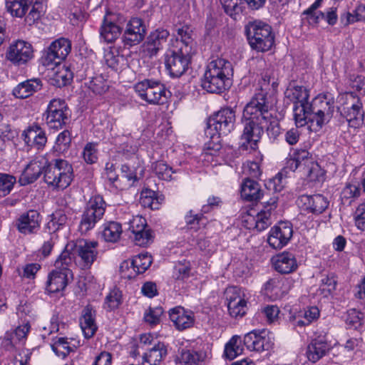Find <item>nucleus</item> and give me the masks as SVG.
Here are the masks:
<instances>
[{"label":"nucleus","instance_id":"f257e3e1","mask_svg":"<svg viewBox=\"0 0 365 365\" xmlns=\"http://www.w3.org/2000/svg\"><path fill=\"white\" fill-rule=\"evenodd\" d=\"M272 106L273 100L262 86L245 106L242 115L244 129L241 137L243 140L241 147L245 150L257 149L271 117L269 110Z\"/></svg>","mask_w":365,"mask_h":365},{"label":"nucleus","instance_id":"f03ea898","mask_svg":"<svg viewBox=\"0 0 365 365\" xmlns=\"http://www.w3.org/2000/svg\"><path fill=\"white\" fill-rule=\"evenodd\" d=\"M98 242L85 239L69 242L58 256L57 266L89 269L98 256Z\"/></svg>","mask_w":365,"mask_h":365},{"label":"nucleus","instance_id":"7ed1b4c3","mask_svg":"<svg viewBox=\"0 0 365 365\" xmlns=\"http://www.w3.org/2000/svg\"><path fill=\"white\" fill-rule=\"evenodd\" d=\"M232 74V65L229 61L224 58L212 60L207 66L201 86L209 93H220L230 86Z\"/></svg>","mask_w":365,"mask_h":365},{"label":"nucleus","instance_id":"20e7f679","mask_svg":"<svg viewBox=\"0 0 365 365\" xmlns=\"http://www.w3.org/2000/svg\"><path fill=\"white\" fill-rule=\"evenodd\" d=\"M43 179L53 190H64L73 179V167L66 160H52L44 168Z\"/></svg>","mask_w":365,"mask_h":365},{"label":"nucleus","instance_id":"39448f33","mask_svg":"<svg viewBox=\"0 0 365 365\" xmlns=\"http://www.w3.org/2000/svg\"><path fill=\"white\" fill-rule=\"evenodd\" d=\"M245 34L252 49L257 52L270 50L274 43L272 27L261 21L249 22L245 27Z\"/></svg>","mask_w":365,"mask_h":365},{"label":"nucleus","instance_id":"423d86ee","mask_svg":"<svg viewBox=\"0 0 365 365\" xmlns=\"http://www.w3.org/2000/svg\"><path fill=\"white\" fill-rule=\"evenodd\" d=\"M341 105L338 107L340 115L344 118L349 127L358 128L364 123V111L360 98L353 92L342 94Z\"/></svg>","mask_w":365,"mask_h":365},{"label":"nucleus","instance_id":"0eeeda50","mask_svg":"<svg viewBox=\"0 0 365 365\" xmlns=\"http://www.w3.org/2000/svg\"><path fill=\"white\" fill-rule=\"evenodd\" d=\"M306 110L305 125L309 122L311 123L315 122L318 128H322L332 117L334 110V101L326 96H319L309 103Z\"/></svg>","mask_w":365,"mask_h":365},{"label":"nucleus","instance_id":"6e6552de","mask_svg":"<svg viewBox=\"0 0 365 365\" xmlns=\"http://www.w3.org/2000/svg\"><path fill=\"white\" fill-rule=\"evenodd\" d=\"M106 203L101 195H94L86 203L81 215L78 230L81 234H86L100 221L106 212Z\"/></svg>","mask_w":365,"mask_h":365},{"label":"nucleus","instance_id":"1a4fd4ad","mask_svg":"<svg viewBox=\"0 0 365 365\" xmlns=\"http://www.w3.org/2000/svg\"><path fill=\"white\" fill-rule=\"evenodd\" d=\"M134 88L140 98L150 104H163L167 100V91L160 81L145 79L137 83Z\"/></svg>","mask_w":365,"mask_h":365},{"label":"nucleus","instance_id":"9d476101","mask_svg":"<svg viewBox=\"0 0 365 365\" xmlns=\"http://www.w3.org/2000/svg\"><path fill=\"white\" fill-rule=\"evenodd\" d=\"M71 51V41L66 38H59L43 51L41 62L46 67L53 68L66 59Z\"/></svg>","mask_w":365,"mask_h":365},{"label":"nucleus","instance_id":"9b49d317","mask_svg":"<svg viewBox=\"0 0 365 365\" xmlns=\"http://www.w3.org/2000/svg\"><path fill=\"white\" fill-rule=\"evenodd\" d=\"M71 111L66 101L60 98L51 100L46 111V122L49 128L59 130L70 121Z\"/></svg>","mask_w":365,"mask_h":365},{"label":"nucleus","instance_id":"f8f14e48","mask_svg":"<svg viewBox=\"0 0 365 365\" xmlns=\"http://www.w3.org/2000/svg\"><path fill=\"white\" fill-rule=\"evenodd\" d=\"M235 112L230 108H224L209 119L207 130L212 138L216 134L227 135L235 127Z\"/></svg>","mask_w":365,"mask_h":365},{"label":"nucleus","instance_id":"ddd939ff","mask_svg":"<svg viewBox=\"0 0 365 365\" xmlns=\"http://www.w3.org/2000/svg\"><path fill=\"white\" fill-rule=\"evenodd\" d=\"M192 53L187 52V48L185 51L172 47L168 49L165 57V66L171 76L178 78L185 73L188 68Z\"/></svg>","mask_w":365,"mask_h":365},{"label":"nucleus","instance_id":"4468645a","mask_svg":"<svg viewBox=\"0 0 365 365\" xmlns=\"http://www.w3.org/2000/svg\"><path fill=\"white\" fill-rule=\"evenodd\" d=\"M284 95L294 103L293 111L296 125L302 127L305 125L304 112L309 105L308 91L304 86H296L288 88Z\"/></svg>","mask_w":365,"mask_h":365},{"label":"nucleus","instance_id":"2eb2a0df","mask_svg":"<svg viewBox=\"0 0 365 365\" xmlns=\"http://www.w3.org/2000/svg\"><path fill=\"white\" fill-rule=\"evenodd\" d=\"M58 257L54 263L55 269L50 272L46 282V291L48 293H56L63 290L68 284L69 278L73 277L72 267L57 266Z\"/></svg>","mask_w":365,"mask_h":365},{"label":"nucleus","instance_id":"dca6fc26","mask_svg":"<svg viewBox=\"0 0 365 365\" xmlns=\"http://www.w3.org/2000/svg\"><path fill=\"white\" fill-rule=\"evenodd\" d=\"M277 207V197H271L269 201L264 202V208L256 216L247 214L245 217V222L247 223L248 229H256L262 231L267 229L271 224L272 212Z\"/></svg>","mask_w":365,"mask_h":365},{"label":"nucleus","instance_id":"f3484780","mask_svg":"<svg viewBox=\"0 0 365 365\" xmlns=\"http://www.w3.org/2000/svg\"><path fill=\"white\" fill-rule=\"evenodd\" d=\"M34 57V49L31 43L23 40L13 42L6 53V58L15 66L29 62Z\"/></svg>","mask_w":365,"mask_h":365},{"label":"nucleus","instance_id":"a211bd4d","mask_svg":"<svg viewBox=\"0 0 365 365\" xmlns=\"http://www.w3.org/2000/svg\"><path fill=\"white\" fill-rule=\"evenodd\" d=\"M227 309L231 317H242L247 311V301L240 288L232 287L225 291Z\"/></svg>","mask_w":365,"mask_h":365},{"label":"nucleus","instance_id":"6ab92c4d","mask_svg":"<svg viewBox=\"0 0 365 365\" xmlns=\"http://www.w3.org/2000/svg\"><path fill=\"white\" fill-rule=\"evenodd\" d=\"M128 230L133 235V239L136 245L146 246L152 242L151 231L148 228L146 220L141 216L133 217L129 221Z\"/></svg>","mask_w":365,"mask_h":365},{"label":"nucleus","instance_id":"aec40b11","mask_svg":"<svg viewBox=\"0 0 365 365\" xmlns=\"http://www.w3.org/2000/svg\"><path fill=\"white\" fill-rule=\"evenodd\" d=\"M293 230L290 222H280L269 231L267 242L274 249L285 246L292 237Z\"/></svg>","mask_w":365,"mask_h":365},{"label":"nucleus","instance_id":"412c9836","mask_svg":"<svg viewBox=\"0 0 365 365\" xmlns=\"http://www.w3.org/2000/svg\"><path fill=\"white\" fill-rule=\"evenodd\" d=\"M146 29L141 19L132 18L126 25L123 36L125 46H133L140 43L145 37Z\"/></svg>","mask_w":365,"mask_h":365},{"label":"nucleus","instance_id":"4be33fe9","mask_svg":"<svg viewBox=\"0 0 365 365\" xmlns=\"http://www.w3.org/2000/svg\"><path fill=\"white\" fill-rule=\"evenodd\" d=\"M170 33L166 29H156L147 37L143 45V52L149 57H153L166 44Z\"/></svg>","mask_w":365,"mask_h":365},{"label":"nucleus","instance_id":"5701e85b","mask_svg":"<svg viewBox=\"0 0 365 365\" xmlns=\"http://www.w3.org/2000/svg\"><path fill=\"white\" fill-rule=\"evenodd\" d=\"M41 215L34 210L21 214L16 220L17 230L23 235L36 233L40 228Z\"/></svg>","mask_w":365,"mask_h":365},{"label":"nucleus","instance_id":"b1692460","mask_svg":"<svg viewBox=\"0 0 365 365\" xmlns=\"http://www.w3.org/2000/svg\"><path fill=\"white\" fill-rule=\"evenodd\" d=\"M297 205L309 212L319 215L322 213L329 206V201L322 195H302L297 200Z\"/></svg>","mask_w":365,"mask_h":365},{"label":"nucleus","instance_id":"393cba45","mask_svg":"<svg viewBox=\"0 0 365 365\" xmlns=\"http://www.w3.org/2000/svg\"><path fill=\"white\" fill-rule=\"evenodd\" d=\"M46 165L47 160L43 158L31 160L24 168L19 178L21 184L25 185L34 182L39 178L43 171L44 172Z\"/></svg>","mask_w":365,"mask_h":365},{"label":"nucleus","instance_id":"a878e982","mask_svg":"<svg viewBox=\"0 0 365 365\" xmlns=\"http://www.w3.org/2000/svg\"><path fill=\"white\" fill-rule=\"evenodd\" d=\"M312 155L305 149H295L287 160L286 168L292 171H305L306 168L314 161Z\"/></svg>","mask_w":365,"mask_h":365},{"label":"nucleus","instance_id":"bb28decb","mask_svg":"<svg viewBox=\"0 0 365 365\" xmlns=\"http://www.w3.org/2000/svg\"><path fill=\"white\" fill-rule=\"evenodd\" d=\"M272 263L277 272L284 274L294 272L298 267L294 255L289 252H283L273 257Z\"/></svg>","mask_w":365,"mask_h":365},{"label":"nucleus","instance_id":"cd10ccee","mask_svg":"<svg viewBox=\"0 0 365 365\" xmlns=\"http://www.w3.org/2000/svg\"><path fill=\"white\" fill-rule=\"evenodd\" d=\"M115 14L107 12L104 16L100 29L101 36L107 43H112L116 40L121 33V29L114 21Z\"/></svg>","mask_w":365,"mask_h":365},{"label":"nucleus","instance_id":"c85d7f7f","mask_svg":"<svg viewBox=\"0 0 365 365\" xmlns=\"http://www.w3.org/2000/svg\"><path fill=\"white\" fill-rule=\"evenodd\" d=\"M22 136L24 137V142L29 146L35 147L38 150L42 149L47 142V137L44 130L37 124H34L29 127L23 133Z\"/></svg>","mask_w":365,"mask_h":365},{"label":"nucleus","instance_id":"c756f323","mask_svg":"<svg viewBox=\"0 0 365 365\" xmlns=\"http://www.w3.org/2000/svg\"><path fill=\"white\" fill-rule=\"evenodd\" d=\"M170 319L178 330L188 329L194 324V314L187 312L181 307L172 309L169 313Z\"/></svg>","mask_w":365,"mask_h":365},{"label":"nucleus","instance_id":"7c9ffc66","mask_svg":"<svg viewBox=\"0 0 365 365\" xmlns=\"http://www.w3.org/2000/svg\"><path fill=\"white\" fill-rule=\"evenodd\" d=\"M319 309L315 306L307 307L290 317L294 327H304L309 325L319 317Z\"/></svg>","mask_w":365,"mask_h":365},{"label":"nucleus","instance_id":"2f4dec72","mask_svg":"<svg viewBox=\"0 0 365 365\" xmlns=\"http://www.w3.org/2000/svg\"><path fill=\"white\" fill-rule=\"evenodd\" d=\"M42 81L39 78H31L19 83L12 91L17 98H26L42 88Z\"/></svg>","mask_w":365,"mask_h":365},{"label":"nucleus","instance_id":"473e14b6","mask_svg":"<svg viewBox=\"0 0 365 365\" xmlns=\"http://www.w3.org/2000/svg\"><path fill=\"white\" fill-rule=\"evenodd\" d=\"M206 353L192 349H182L177 357L178 365H200L206 359Z\"/></svg>","mask_w":365,"mask_h":365},{"label":"nucleus","instance_id":"72a5a7b5","mask_svg":"<svg viewBox=\"0 0 365 365\" xmlns=\"http://www.w3.org/2000/svg\"><path fill=\"white\" fill-rule=\"evenodd\" d=\"M329 350V345L322 338H317L308 345L306 355L309 361L315 363L322 359Z\"/></svg>","mask_w":365,"mask_h":365},{"label":"nucleus","instance_id":"f704fd0d","mask_svg":"<svg viewBox=\"0 0 365 365\" xmlns=\"http://www.w3.org/2000/svg\"><path fill=\"white\" fill-rule=\"evenodd\" d=\"M192 29L187 25L182 26L177 29L178 38L175 40L170 47L175 48H187V52L192 53L194 48V41L192 37Z\"/></svg>","mask_w":365,"mask_h":365},{"label":"nucleus","instance_id":"c9c22d12","mask_svg":"<svg viewBox=\"0 0 365 365\" xmlns=\"http://www.w3.org/2000/svg\"><path fill=\"white\" fill-rule=\"evenodd\" d=\"M167 354V348L164 343L158 342L143 354L142 364L156 365L166 356Z\"/></svg>","mask_w":365,"mask_h":365},{"label":"nucleus","instance_id":"e433bc0d","mask_svg":"<svg viewBox=\"0 0 365 365\" xmlns=\"http://www.w3.org/2000/svg\"><path fill=\"white\" fill-rule=\"evenodd\" d=\"M240 194L247 201H257L263 195L259 184L249 178L242 183Z\"/></svg>","mask_w":365,"mask_h":365},{"label":"nucleus","instance_id":"4c0bfd02","mask_svg":"<svg viewBox=\"0 0 365 365\" xmlns=\"http://www.w3.org/2000/svg\"><path fill=\"white\" fill-rule=\"evenodd\" d=\"M80 325L86 338L90 339L96 334L98 327L92 309L90 307H86L83 309V314L80 319Z\"/></svg>","mask_w":365,"mask_h":365},{"label":"nucleus","instance_id":"58836bf2","mask_svg":"<svg viewBox=\"0 0 365 365\" xmlns=\"http://www.w3.org/2000/svg\"><path fill=\"white\" fill-rule=\"evenodd\" d=\"M32 4V0H6L7 11L14 17L22 18Z\"/></svg>","mask_w":365,"mask_h":365},{"label":"nucleus","instance_id":"ea45409f","mask_svg":"<svg viewBox=\"0 0 365 365\" xmlns=\"http://www.w3.org/2000/svg\"><path fill=\"white\" fill-rule=\"evenodd\" d=\"M243 351V341L241 339V337L240 336L235 335L225 344L224 356L229 360H232L237 356L242 354Z\"/></svg>","mask_w":365,"mask_h":365},{"label":"nucleus","instance_id":"a19ab883","mask_svg":"<svg viewBox=\"0 0 365 365\" xmlns=\"http://www.w3.org/2000/svg\"><path fill=\"white\" fill-rule=\"evenodd\" d=\"M151 264V256L148 253H140L130 261V267L136 274H142L150 267Z\"/></svg>","mask_w":365,"mask_h":365},{"label":"nucleus","instance_id":"79ce46f5","mask_svg":"<svg viewBox=\"0 0 365 365\" xmlns=\"http://www.w3.org/2000/svg\"><path fill=\"white\" fill-rule=\"evenodd\" d=\"M71 145V134L69 130H64L61 132L53 147V150L57 154H64L70 148Z\"/></svg>","mask_w":365,"mask_h":365},{"label":"nucleus","instance_id":"37998d69","mask_svg":"<svg viewBox=\"0 0 365 365\" xmlns=\"http://www.w3.org/2000/svg\"><path fill=\"white\" fill-rule=\"evenodd\" d=\"M225 12L234 19L240 16L245 9L242 0H220Z\"/></svg>","mask_w":365,"mask_h":365},{"label":"nucleus","instance_id":"c03bdc74","mask_svg":"<svg viewBox=\"0 0 365 365\" xmlns=\"http://www.w3.org/2000/svg\"><path fill=\"white\" fill-rule=\"evenodd\" d=\"M122 233L121 225L117 222H109L104 225L103 237L107 242H116Z\"/></svg>","mask_w":365,"mask_h":365},{"label":"nucleus","instance_id":"a18cd8bd","mask_svg":"<svg viewBox=\"0 0 365 365\" xmlns=\"http://www.w3.org/2000/svg\"><path fill=\"white\" fill-rule=\"evenodd\" d=\"M140 203L144 207L151 210H158L160 206V200L155 191L150 189H144L140 193Z\"/></svg>","mask_w":365,"mask_h":365},{"label":"nucleus","instance_id":"49530a36","mask_svg":"<svg viewBox=\"0 0 365 365\" xmlns=\"http://www.w3.org/2000/svg\"><path fill=\"white\" fill-rule=\"evenodd\" d=\"M153 170L155 174L163 180H170L175 179L172 178V175L178 172L177 170H173L164 161H157L153 164Z\"/></svg>","mask_w":365,"mask_h":365},{"label":"nucleus","instance_id":"de8ad7c7","mask_svg":"<svg viewBox=\"0 0 365 365\" xmlns=\"http://www.w3.org/2000/svg\"><path fill=\"white\" fill-rule=\"evenodd\" d=\"M360 195L359 185L347 183L341 192V200L343 204L351 205V202Z\"/></svg>","mask_w":365,"mask_h":365},{"label":"nucleus","instance_id":"09e8293b","mask_svg":"<svg viewBox=\"0 0 365 365\" xmlns=\"http://www.w3.org/2000/svg\"><path fill=\"white\" fill-rule=\"evenodd\" d=\"M186 225L188 229L195 231L200 229L206 224L207 220L202 214H194L192 210L189 211L185 217Z\"/></svg>","mask_w":365,"mask_h":365},{"label":"nucleus","instance_id":"8fccbe9b","mask_svg":"<svg viewBox=\"0 0 365 365\" xmlns=\"http://www.w3.org/2000/svg\"><path fill=\"white\" fill-rule=\"evenodd\" d=\"M51 349L58 356L63 359L70 352L73 351V349L69 346L67 339L63 337H60L56 339L51 344Z\"/></svg>","mask_w":365,"mask_h":365},{"label":"nucleus","instance_id":"3c124183","mask_svg":"<svg viewBox=\"0 0 365 365\" xmlns=\"http://www.w3.org/2000/svg\"><path fill=\"white\" fill-rule=\"evenodd\" d=\"M310 181L321 182L324 179V172L314 160L303 171Z\"/></svg>","mask_w":365,"mask_h":365},{"label":"nucleus","instance_id":"603ef678","mask_svg":"<svg viewBox=\"0 0 365 365\" xmlns=\"http://www.w3.org/2000/svg\"><path fill=\"white\" fill-rule=\"evenodd\" d=\"M88 87L96 95H103L109 88L102 76L93 77L88 82Z\"/></svg>","mask_w":365,"mask_h":365},{"label":"nucleus","instance_id":"864d4df0","mask_svg":"<svg viewBox=\"0 0 365 365\" xmlns=\"http://www.w3.org/2000/svg\"><path fill=\"white\" fill-rule=\"evenodd\" d=\"M122 302L121 292L114 289L106 296L104 302V308L108 311L117 309Z\"/></svg>","mask_w":365,"mask_h":365},{"label":"nucleus","instance_id":"5fc2aeb1","mask_svg":"<svg viewBox=\"0 0 365 365\" xmlns=\"http://www.w3.org/2000/svg\"><path fill=\"white\" fill-rule=\"evenodd\" d=\"M67 216L63 210H57L51 215V220L48 222L49 230L55 232L67 222Z\"/></svg>","mask_w":365,"mask_h":365},{"label":"nucleus","instance_id":"6e6d98bb","mask_svg":"<svg viewBox=\"0 0 365 365\" xmlns=\"http://www.w3.org/2000/svg\"><path fill=\"white\" fill-rule=\"evenodd\" d=\"M190 276V267L187 262L177 263L173 272V277L175 280L184 281Z\"/></svg>","mask_w":365,"mask_h":365},{"label":"nucleus","instance_id":"4d7b16f0","mask_svg":"<svg viewBox=\"0 0 365 365\" xmlns=\"http://www.w3.org/2000/svg\"><path fill=\"white\" fill-rule=\"evenodd\" d=\"M163 314V309L161 307H149L144 314L145 322L151 326H155L160 323Z\"/></svg>","mask_w":365,"mask_h":365},{"label":"nucleus","instance_id":"13d9d810","mask_svg":"<svg viewBox=\"0 0 365 365\" xmlns=\"http://www.w3.org/2000/svg\"><path fill=\"white\" fill-rule=\"evenodd\" d=\"M324 18V14L322 11H309L305 10L302 14V24L304 26H316L321 19Z\"/></svg>","mask_w":365,"mask_h":365},{"label":"nucleus","instance_id":"bf43d9fd","mask_svg":"<svg viewBox=\"0 0 365 365\" xmlns=\"http://www.w3.org/2000/svg\"><path fill=\"white\" fill-rule=\"evenodd\" d=\"M82 157L88 164H93L98 160L97 145L93 143H87L82 152Z\"/></svg>","mask_w":365,"mask_h":365},{"label":"nucleus","instance_id":"052dcab7","mask_svg":"<svg viewBox=\"0 0 365 365\" xmlns=\"http://www.w3.org/2000/svg\"><path fill=\"white\" fill-rule=\"evenodd\" d=\"M346 21L344 23L346 26L354 24L356 21H365V4H359L354 11L353 13H347Z\"/></svg>","mask_w":365,"mask_h":365},{"label":"nucleus","instance_id":"680f3d73","mask_svg":"<svg viewBox=\"0 0 365 365\" xmlns=\"http://www.w3.org/2000/svg\"><path fill=\"white\" fill-rule=\"evenodd\" d=\"M273 344L274 343L271 338L268 336L267 332L265 330H262L259 332L257 351H267L272 349Z\"/></svg>","mask_w":365,"mask_h":365},{"label":"nucleus","instance_id":"e2e57ef3","mask_svg":"<svg viewBox=\"0 0 365 365\" xmlns=\"http://www.w3.org/2000/svg\"><path fill=\"white\" fill-rule=\"evenodd\" d=\"M259 331L253 330L244 336L243 344L250 351H257Z\"/></svg>","mask_w":365,"mask_h":365},{"label":"nucleus","instance_id":"0e129e2a","mask_svg":"<svg viewBox=\"0 0 365 365\" xmlns=\"http://www.w3.org/2000/svg\"><path fill=\"white\" fill-rule=\"evenodd\" d=\"M361 314L356 309H350L347 312L346 323L354 329H358L362 324Z\"/></svg>","mask_w":365,"mask_h":365},{"label":"nucleus","instance_id":"69168bd1","mask_svg":"<svg viewBox=\"0 0 365 365\" xmlns=\"http://www.w3.org/2000/svg\"><path fill=\"white\" fill-rule=\"evenodd\" d=\"M15 180V178L10 175L0 173V191L4 195L11 190Z\"/></svg>","mask_w":365,"mask_h":365},{"label":"nucleus","instance_id":"338daca9","mask_svg":"<svg viewBox=\"0 0 365 365\" xmlns=\"http://www.w3.org/2000/svg\"><path fill=\"white\" fill-rule=\"evenodd\" d=\"M282 279L273 277L269 279L264 285L267 294H277L281 289Z\"/></svg>","mask_w":365,"mask_h":365},{"label":"nucleus","instance_id":"774afa93","mask_svg":"<svg viewBox=\"0 0 365 365\" xmlns=\"http://www.w3.org/2000/svg\"><path fill=\"white\" fill-rule=\"evenodd\" d=\"M355 223L361 230H365V202L359 205L356 211Z\"/></svg>","mask_w":365,"mask_h":365}]
</instances>
